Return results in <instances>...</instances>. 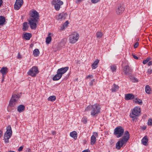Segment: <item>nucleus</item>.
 <instances>
[{
    "instance_id": "f257e3e1",
    "label": "nucleus",
    "mask_w": 152,
    "mask_h": 152,
    "mask_svg": "<svg viewBox=\"0 0 152 152\" xmlns=\"http://www.w3.org/2000/svg\"><path fill=\"white\" fill-rule=\"evenodd\" d=\"M100 105L97 104L93 105H89L85 109L86 111L91 110V114L92 117H96L100 113Z\"/></svg>"
},
{
    "instance_id": "f03ea898",
    "label": "nucleus",
    "mask_w": 152,
    "mask_h": 152,
    "mask_svg": "<svg viewBox=\"0 0 152 152\" xmlns=\"http://www.w3.org/2000/svg\"><path fill=\"white\" fill-rule=\"evenodd\" d=\"M129 134L127 131H126L124 136L116 144V148L118 149H120L121 147L125 145L128 140L129 138Z\"/></svg>"
},
{
    "instance_id": "7ed1b4c3",
    "label": "nucleus",
    "mask_w": 152,
    "mask_h": 152,
    "mask_svg": "<svg viewBox=\"0 0 152 152\" xmlns=\"http://www.w3.org/2000/svg\"><path fill=\"white\" fill-rule=\"evenodd\" d=\"M124 132V130L121 126L116 127L114 130V134L117 138H119L123 135Z\"/></svg>"
},
{
    "instance_id": "20e7f679",
    "label": "nucleus",
    "mask_w": 152,
    "mask_h": 152,
    "mask_svg": "<svg viewBox=\"0 0 152 152\" xmlns=\"http://www.w3.org/2000/svg\"><path fill=\"white\" fill-rule=\"evenodd\" d=\"M12 131L11 126H8L7 127V131L4 135L5 142L6 143L9 142L8 140L12 135Z\"/></svg>"
},
{
    "instance_id": "39448f33",
    "label": "nucleus",
    "mask_w": 152,
    "mask_h": 152,
    "mask_svg": "<svg viewBox=\"0 0 152 152\" xmlns=\"http://www.w3.org/2000/svg\"><path fill=\"white\" fill-rule=\"evenodd\" d=\"M140 111V109L139 107H135L133 110L132 113L130 114V117L133 119H135L137 116L139 115Z\"/></svg>"
},
{
    "instance_id": "423d86ee",
    "label": "nucleus",
    "mask_w": 152,
    "mask_h": 152,
    "mask_svg": "<svg viewBox=\"0 0 152 152\" xmlns=\"http://www.w3.org/2000/svg\"><path fill=\"white\" fill-rule=\"evenodd\" d=\"M79 38V35L76 32H74L69 36V41L70 43H75Z\"/></svg>"
},
{
    "instance_id": "0eeeda50",
    "label": "nucleus",
    "mask_w": 152,
    "mask_h": 152,
    "mask_svg": "<svg viewBox=\"0 0 152 152\" xmlns=\"http://www.w3.org/2000/svg\"><path fill=\"white\" fill-rule=\"evenodd\" d=\"M39 72L37 67L34 66L29 70L27 73L29 75L32 77H35Z\"/></svg>"
},
{
    "instance_id": "6e6552de",
    "label": "nucleus",
    "mask_w": 152,
    "mask_h": 152,
    "mask_svg": "<svg viewBox=\"0 0 152 152\" xmlns=\"http://www.w3.org/2000/svg\"><path fill=\"white\" fill-rule=\"evenodd\" d=\"M52 4L54 5L55 9L58 11L59 10L61 6L63 4V2L61 0H53Z\"/></svg>"
},
{
    "instance_id": "1a4fd4ad",
    "label": "nucleus",
    "mask_w": 152,
    "mask_h": 152,
    "mask_svg": "<svg viewBox=\"0 0 152 152\" xmlns=\"http://www.w3.org/2000/svg\"><path fill=\"white\" fill-rule=\"evenodd\" d=\"M29 19L38 20L39 18V15L38 13L35 10H31L30 12Z\"/></svg>"
},
{
    "instance_id": "9d476101",
    "label": "nucleus",
    "mask_w": 152,
    "mask_h": 152,
    "mask_svg": "<svg viewBox=\"0 0 152 152\" xmlns=\"http://www.w3.org/2000/svg\"><path fill=\"white\" fill-rule=\"evenodd\" d=\"M18 98V96L16 94L13 95L11 99L9 104V106L13 107L17 102V100Z\"/></svg>"
},
{
    "instance_id": "9b49d317",
    "label": "nucleus",
    "mask_w": 152,
    "mask_h": 152,
    "mask_svg": "<svg viewBox=\"0 0 152 152\" xmlns=\"http://www.w3.org/2000/svg\"><path fill=\"white\" fill-rule=\"evenodd\" d=\"M124 10L125 8L123 5L119 4L116 7V13L118 15H121L124 12Z\"/></svg>"
},
{
    "instance_id": "f8f14e48",
    "label": "nucleus",
    "mask_w": 152,
    "mask_h": 152,
    "mask_svg": "<svg viewBox=\"0 0 152 152\" xmlns=\"http://www.w3.org/2000/svg\"><path fill=\"white\" fill-rule=\"evenodd\" d=\"M28 21L31 28L32 29H35L37 27V20L29 19Z\"/></svg>"
},
{
    "instance_id": "ddd939ff",
    "label": "nucleus",
    "mask_w": 152,
    "mask_h": 152,
    "mask_svg": "<svg viewBox=\"0 0 152 152\" xmlns=\"http://www.w3.org/2000/svg\"><path fill=\"white\" fill-rule=\"evenodd\" d=\"M67 16V15L66 13H62L59 14L58 15H56V18L57 20H64Z\"/></svg>"
},
{
    "instance_id": "4468645a",
    "label": "nucleus",
    "mask_w": 152,
    "mask_h": 152,
    "mask_svg": "<svg viewBox=\"0 0 152 152\" xmlns=\"http://www.w3.org/2000/svg\"><path fill=\"white\" fill-rule=\"evenodd\" d=\"M69 67L68 66L62 67L58 69L57 71L62 76L68 70Z\"/></svg>"
},
{
    "instance_id": "2eb2a0df",
    "label": "nucleus",
    "mask_w": 152,
    "mask_h": 152,
    "mask_svg": "<svg viewBox=\"0 0 152 152\" xmlns=\"http://www.w3.org/2000/svg\"><path fill=\"white\" fill-rule=\"evenodd\" d=\"M124 72L125 74L126 75H129L132 72V69L129 66H126L124 69Z\"/></svg>"
},
{
    "instance_id": "dca6fc26",
    "label": "nucleus",
    "mask_w": 152,
    "mask_h": 152,
    "mask_svg": "<svg viewBox=\"0 0 152 152\" xmlns=\"http://www.w3.org/2000/svg\"><path fill=\"white\" fill-rule=\"evenodd\" d=\"M94 135H92L91 137V144L94 145L96 141V137L98 136L97 132H95L93 133Z\"/></svg>"
},
{
    "instance_id": "f3484780",
    "label": "nucleus",
    "mask_w": 152,
    "mask_h": 152,
    "mask_svg": "<svg viewBox=\"0 0 152 152\" xmlns=\"http://www.w3.org/2000/svg\"><path fill=\"white\" fill-rule=\"evenodd\" d=\"M134 98V96L132 94H129L125 95V99L126 100H131Z\"/></svg>"
},
{
    "instance_id": "a211bd4d",
    "label": "nucleus",
    "mask_w": 152,
    "mask_h": 152,
    "mask_svg": "<svg viewBox=\"0 0 152 152\" xmlns=\"http://www.w3.org/2000/svg\"><path fill=\"white\" fill-rule=\"evenodd\" d=\"M8 72V68L7 67H3L0 70V72L2 74L3 77H4Z\"/></svg>"
},
{
    "instance_id": "6ab92c4d",
    "label": "nucleus",
    "mask_w": 152,
    "mask_h": 152,
    "mask_svg": "<svg viewBox=\"0 0 152 152\" xmlns=\"http://www.w3.org/2000/svg\"><path fill=\"white\" fill-rule=\"evenodd\" d=\"M62 76L57 71V74H56L53 77V80L54 81L58 80L60 79Z\"/></svg>"
},
{
    "instance_id": "aec40b11",
    "label": "nucleus",
    "mask_w": 152,
    "mask_h": 152,
    "mask_svg": "<svg viewBox=\"0 0 152 152\" xmlns=\"http://www.w3.org/2000/svg\"><path fill=\"white\" fill-rule=\"evenodd\" d=\"M99 60L98 59H96L94 61L92 65V68L93 69H95L97 67V65L99 62Z\"/></svg>"
},
{
    "instance_id": "412c9836",
    "label": "nucleus",
    "mask_w": 152,
    "mask_h": 152,
    "mask_svg": "<svg viewBox=\"0 0 152 152\" xmlns=\"http://www.w3.org/2000/svg\"><path fill=\"white\" fill-rule=\"evenodd\" d=\"M148 142V139L146 136H145L144 137L142 140V144L145 145H147V142Z\"/></svg>"
},
{
    "instance_id": "4be33fe9",
    "label": "nucleus",
    "mask_w": 152,
    "mask_h": 152,
    "mask_svg": "<svg viewBox=\"0 0 152 152\" xmlns=\"http://www.w3.org/2000/svg\"><path fill=\"white\" fill-rule=\"evenodd\" d=\"M25 109V107L23 105H20L18 107V111L19 113L23 112Z\"/></svg>"
},
{
    "instance_id": "5701e85b",
    "label": "nucleus",
    "mask_w": 152,
    "mask_h": 152,
    "mask_svg": "<svg viewBox=\"0 0 152 152\" xmlns=\"http://www.w3.org/2000/svg\"><path fill=\"white\" fill-rule=\"evenodd\" d=\"M70 135L71 137L75 139H76L77 137V133L76 132L73 131L70 133Z\"/></svg>"
},
{
    "instance_id": "b1692460",
    "label": "nucleus",
    "mask_w": 152,
    "mask_h": 152,
    "mask_svg": "<svg viewBox=\"0 0 152 152\" xmlns=\"http://www.w3.org/2000/svg\"><path fill=\"white\" fill-rule=\"evenodd\" d=\"M31 37V34L30 33H26L24 34V38L27 40H29L30 39Z\"/></svg>"
},
{
    "instance_id": "393cba45",
    "label": "nucleus",
    "mask_w": 152,
    "mask_h": 152,
    "mask_svg": "<svg viewBox=\"0 0 152 152\" xmlns=\"http://www.w3.org/2000/svg\"><path fill=\"white\" fill-rule=\"evenodd\" d=\"M23 26L22 29L23 31H26L28 29V26L27 22H25L23 23Z\"/></svg>"
},
{
    "instance_id": "a878e982",
    "label": "nucleus",
    "mask_w": 152,
    "mask_h": 152,
    "mask_svg": "<svg viewBox=\"0 0 152 152\" xmlns=\"http://www.w3.org/2000/svg\"><path fill=\"white\" fill-rule=\"evenodd\" d=\"M145 91L148 94H150L151 91V89L150 86L148 85H146L145 86Z\"/></svg>"
},
{
    "instance_id": "bb28decb",
    "label": "nucleus",
    "mask_w": 152,
    "mask_h": 152,
    "mask_svg": "<svg viewBox=\"0 0 152 152\" xmlns=\"http://www.w3.org/2000/svg\"><path fill=\"white\" fill-rule=\"evenodd\" d=\"M5 22V18L4 16H0V25H3Z\"/></svg>"
},
{
    "instance_id": "cd10ccee",
    "label": "nucleus",
    "mask_w": 152,
    "mask_h": 152,
    "mask_svg": "<svg viewBox=\"0 0 152 152\" xmlns=\"http://www.w3.org/2000/svg\"><path fill=\"white\" fill-rule=\"evenodd\" d=\"M33 53V54L35 56H37L39 55V51L38 49H36L34 50Z\"/></svg>"
},
{
    "instance_id": "c85d7f7f",
    "label": "nucleus",
    "mask_w": 152,
    "mask_h": 152,
    "mask_svg": "<svg viewBox=\"0 0 152 152\" xmlns=\"http://www.w3.org/2000/svg\"><path fill=\"white\" fill-rule=\"evenodd\" d=\"M50 33H49L48 35V36L46 38V44H49L51 40V37L50 36Z\"/></svg>"
},
{
    "instance_id": "c756f323",
    "label": "nucleus",
    "mask_w": 152,
    "mask_h": 152,
    "mask_svg": "<svg viewBox=\"0 0 152 152\" xmlns=\"http://www.w3.org/2000/svg\"><path fill=\"white\" fill-rule=\"evenodd\" d=\"M56 96H49L48 99V101L53 102L56 99Z\"/></svg>"
},
{
    "instance_id": "7c9ffc66",
    "label": "nucleus",
    "mask_w": 152,
    "mask_h": 152,
    "mask_svg": "<svg viewBox=\"0 0 152 152\" xmlns=\"http://www.w3.org/2000/svg\"><path fill=\"white\" fill-rule=\"evenodd\" d=\"M134 102L138 104H139L142 105V102L141 99L136 98L134 100Z\"/></svg>"
},
{
    "instance_id": "2f4dec72",
    "label": "nucleus",
    "mask_w": 152,
    "mask_h": 152,
    "mask_svg": "<svg viewBox=\"0 0 152 152\" xmlns=\"http://www.w3.org/2000/svg\"><path fill=\"white\" fill-rule=\"evenodd\" d=\"M22 5L21 4H16L15 2L14 5V8L16 10H19Z\"/></svg>"
},
{
    "instance_id": "473e14b6",
    "label": "nucleus",
    "mask_w": 152,
    "mask_h": 152,
    "mask_svg": "<svg viewBox=\"0 0 152 152\" xmlns=\"http://www.w3.org/2000/svg\"><path fill=\"white\" fill-rule=\"evenodd\" d=\"M114 87L113 88L111 89V90L112 92H115L117 91V90L118 89L119 87L118 85H117L115 84L113 85Z\"/></svg>"
},
{
    "instance_id": "72a5a7b5",
    "label": "nucleus",
    "mask_w": 152,
    "mask_h": 152,
    "mask_svg": "<svg viewBox=\"0 0 152 152\" xmlns=\"http://www.w3.org/2000/svg\"><path fill=\"white\" fill-rule=\"evenodd\" d=\"M103 34L101 32L98 31L96 33V36L97 38H100L102 36Z\"/></svg>"
},
{
    "instance_id": "f704fd0d",
    "label": "nucleus",
    "mask_w": 152,
    "mask_h": 152,
    "mask_svg": "<svg viewBox=\"0 0 152 152\" xmlns=\"http://www.w3.org/2000/svg\"><path fill=\"white\" fill-rule=\"evenodd\" d=\"M110 68L113 72L115 71L116 69V67L114 65L111 66Z\"/></svg>"
},
{
    "instance_id": "c9c22d12",
    "label": "nucleus",
    "mask_w": 152,
    "mask_h": 152,
    "mask_svg": "<svg viewBox=\"0 0 152 152\" xmlns=\"http://www.w3.org/2000/svg\"><path fill=\"white\" fill-rule=\"evenodd\" d=\"M15 2L16 4H19L21 5H22L23 3V0H16Z\"/></svg>"
},
{
    "instance_id": "e433bc0d",
    "label": "nucleus",
    "mask_w": 152,
    "mask_h": 152,
    "mask_svg": "<svg viewBox=\"0 0 152 152\" xmlns=\"http://www.w3.org/2000/svg\"><path fill=\"white\" fill-rule=\"evenodd\" d=\"M148 126H151L152 125V120L151 119H149L148 120Z\"/></svg>"
},
{
    "instance_id": "4c0bfd02",
    "label": "nucleus",
    "mask_w": 152,
    "mask_h": 152,
    "mask_svg": "<svg viewBox=\"0 0 152 152\" xmlns=\"http://www.w3.org/2000/svg\"><path fill=\"white\" fill-rule=\"evenodd\" d=\"M147 72L149 74L152 73V68H150L148 69Z\"/></svg>"
},
{
    "instance_id": "58836bf2",
    "label": "nucleus",
    "mask_w": 152,
    "mask_h": 152,
    "mask_svg": "<svg viewBox=\"0 0 152 152\" xmlns=\"http://www.w3.org/2000/svg\"><path fill=\"white\" fill-rule=\"evenodd\" d=\"M100 0H91V1L93 3H96L99 1Z\"/></svg>"
},
{
    "instance_id": "ea45409f",
    "label": "nucleus",
    "mask_w": 152,
    "mask_h": 152,
    "mask_svg": "<svg viewBox=\"0 0 152 152\" xmlns=\"http://www.w3.org/2000/svg\"><path fill=\"white\" fill-rule=\"evenodd\" d=\"M23 148V145L20 147L18 149V151L19 152L21 151L22 150Z\"/></svg>"
},
{
    "instance_id": "a19ab883",
    "label": "nucleus",
    "mask_w": 152,
    "mask_h": 152,
    "mask_svg": "<svg viewBox=\"0 0 152 152\" xmlns=\"http://www.w3.org/2000/svg\"><path fill=\"white\" fill-rule=\"evenodd\" d=\"M94 81H95L94 79H93V80H92L90 83V84H89L90 86H92L93 85V83L94 82Z\"/></svg>"
},
{
    "instance_id": "79ce46f5",
    "label": "nucleus",
    "mask_w": 152,
    "mask_h": 152,
    "mask_svg": "<svg viewBox=\"0 0 152 152\" xmlns=\"http://www.w3.org/2000/svg\"><path fill=\"white\" fill-rule=\"evenodd\" d=\"M139 45V43L138 42H136L134 45V47L136 48Z\"/></svg>"
},
{
    "instance_id": "37998d69",
    "label": "nucleus",
    "mask_w": 152,
    "mask_h": 152,
    "mask_svg": "<svg viewBox=\"0 0 152 152\" xmlns=\"http://www.w3.org/2000/svg\"><path fill=\"white\" fill-rule=\"evenodd\" d=\"M69 24L68 22L67 21H66L63 24L64 25L65 27H66L67 26V25Z\"/></svg>"
},
{
    "instance_id": "c03bdc74",
    "label": "nucleus",
    "mask_w": 152,
    "mask_h": 152,
    "mask_svg": "<svg viewBox=\"0 0 152 152\" xmlns=\"http://www.w3.org/2000/svg\"><path fill=\"white\" fill-rule=\"evenodd\" d=\"M93 77V75H89L86 78H87V79H90V78H92Z\"/></svg>"
},
{
    "instance_id": "a18cd8bd",
    "label": "nucleus",
    "mask_w": 152,
    "mask_h": 152,
    "mask_svg": "<svg viewBox=\"0 0 152 152\" xmlns=\"http://www.w3.org/2000/svg\"><path fill=\"white\" fill-rule=\"evenodd\" d=\"M148 66H150L152 65V61H149L148 64Z\"/></svg>"
},
{
    "instance_id": "49530a36",
    "label": "nucleus",
    "mask_w": 152,
    "mask_h": 152,
    "mask_svg": "<svg viewBox=\"0 0 152 152\" xmlns=\"http://www.w3.org/2000/svg\"><path fill=\"white\" fill-rule=\"evenodd\" d=\"M147 62H148V61H147V60L146 59V60H144L143 61L142 63H143V64H146Z\"/></svg>"
},
{
    "instance_id": "de8ad7c7",
    "label": "nucleus",
    "mask_w": 152,
    "mask_h": 152,
    "mask_svg": "<svg viewBox=\"0 0 152 152\" xmlns=\"http://www.w3.org/2000/svg\"><path fill=\"white\" fill-rule=\"evenodd\" d=\"M83 122L84 123H85V124L87 122L86 120V119H85V118H84V119H83Z\"/></svg>"
},
{
    "instance_id": "09e8293b",
    "label": "nucleus",
    "mask_w": 152,
    "mask_h": 152,
    "mask_svg": "<svg viewBox=\"0 0 152 152\" xmlns=\"http://www.w3.org/2000/svg\"><path fill=\"white\" fill-rule=\"evenodd\" d=\"M65 26H64V25H63L61 28V30H64L65 28Z\"/></svg>"
},
{
    "instance_id": "8fccbe9b",
    "label": "nucleus",
    "mask_w": 152,
    "mask_h": 152,
    "mask_svg": "<svg viewBox=\"0 0 152 152\" xmlns=\"http://www.w3.org/2000/svg\"><path fill=\"white\" fill-rule=\"evenodd\" d=\"M82 152H90V151L88 149H87L84 150Z\"/></svg>"
},
{
    "instance_id": "3c124183",
    "label": "nucleus",
    "mask_w": 152,
    "mask_h": 152,
    "mask_svg": "<svg viewBox=\"0 0 152 152\" xmlns=\"http://www.w3.org/2000/svg\"><path fill=\"white\" fill-rule=\"evenodd\" d=\"M133 56L134 57V58L136 59H138V58L137 57L135 56V55H133Z\"/></svg>"
},
{
    "instance_id": "603ef678",
    "label": "nucleus",
    "mask_w": 152,
    "mask_h": 152,
    "mask_svg": "<svg viewBox=\"0 0 152 152\" xmlns=\"http://www.w3.org/2000/svg\"><path fill=\"white\" fill-rule=\"evenodd\" d=\"M2 132L0 130V137H1L2 136Z\"/></svg>"
},
{
    "instance_id": "864d4df0",
    "label": "nucleus",
    "mask_w": 152,
    "mask_h": 152,
    "mask_svg": "<svg viewBox=\"0 0 152 152\" xmlns=\"http://www.w3.org/2000/svg\"><path fill=\"white\" fill-rule=\"evenodd\" d=\"M26 152H31V150L30 149L27 148L26 150Z\"/></svg>"
},
{
    "instance_id": "5fc2aeb1",
    "label": "nucleus",
    "mask_w": 152,
    "mask_h": 152,
    "mask_svg": "<svg viewBox=\"0 0 152 152\" xmlns=\"http://www.w3.org/2000/svg\"><path fill=\"white\" fill-rule=\"evenodd\" d=\"M81 1V0H77L76 1V3H78L79 2H80Z\"/></svg>"
},
{
    "instance_id": "6e6d98bb",
    "label": "nucleus",
    "mask_w": 152,
    "mask_h": 152,
    "mask_svg": "<svg viewBox=\"0 0 152 152\" xmlns=\"http://www.w3.org/2000/svg\"><path fill=\"white\" fill-rule=\"evenodd\" d=\"M3 1L2 0H0V7H1V5L3 3Z\"/></svg>"
},
{
    "instance_id": "4d7b16f0",
    "label": "nucleus",
    "mask_w": 152,
    "mask_h": 152,
    "mask_svg": "<svg viewBox=\"0 0 152 152\" xmlns=\"http://www.w3.org/2000/svg\"><path fill=\"white\" fill-rule=\"evenodd\" d=\"M146 60H147V61H148V62L150 60H151V58H147Z\"/></svg>"
},
{
    "instance_id": "13d9d810",
    "label": "nucleus",
    "mask_w": 152,
    "mask_h": 152,
    "mask_svg": "<svg viewBox=\"0 0 152 152\" xmlns=\"http://www.w3.org/2000/svg\"><path fill=\"white\" fill-rule=\"evenodd\" d=\"M52 133L53 135L55 134H56V132L54 131H52Z\"/></svg>"
},
{
    "instance_id": "bf43d9fd",
    "label": "nucleus",
    "mask_w": 152,
    "mask_h": 152,
    "mask_svg": "<svg viewBox=\"0 0 152 152\" xmlns=\"http://www.w3.org/2000/svg\"><path fill=\"white\" fill-rule=\"evenodd\" d=\"M21 58V56L20 55V53H18V58Z\"/></svg>"
},
{
    "instance_id": "052dcab7",
    "label": "nucleus",
    "mask_w": 152,
    "mask_h": 152,
    "mask_svg": "<svg viewBox=\"0 0 152 152\" xmlns=\"http://www.w3.org/2000/svg\"><path fill=\"white\" fill-rule=\"evenodd\" d=\"M138 81V80L137 79H134V82H137Z\"/></svg>"
},
{
    "instance_id": "680f3d73",
    "label": "nucleus",
    "mask_w": 152,
    "mask_h": 152,
    "mask_svg": "<svg viewBox=\"0 0 152 152\" xmlns=\"http://www.w3.org/2000/svg\"><path fill=\"white\" fill-rule=\"evenodd\" d=\"M4 77H3V78L2 79V82H3L4 80Z\"/></svg>"
},
{
    "instance_id": "e2e57ef3",
    "label": "nucleus",
    "mask_w": 152,
    "mask_h": 152,
    "mask_svg": "<svg viewBox=\"0 0 152 152\" xmlns=\"http://www.w3.org/2000/svg\"><path fill=\"white\" fill-rule=\"evenodd\" d=\"M8 152H16L12 151H8Z\"/></svg>"
},
{
    "instance_id": "0e129e2a",
    "label": "nucleus",
    "mask_w": 152,
    "mask_h": 152,
    "mask_svg": "<svg viewBox=\"0 0 152 152\" xmlns=\"http://www.w3.org/2000/svg\"><path fill=\"white\" fill-rule=\"evenodd\" d=\"M58 152H61V151H58Z\"/></svg>"
},
{
    "instance_id": "69168bd1",
    "label": "nucleus",
    "mask_w": 152,
    "mask_h": 152,
    "mask_svg": "<svg viewBox=\"0 0 152 152\" xmlns=\"http://www.w3.org/2000/svg\"><path fill=\"white\" fill-rule=\"evenodd\" d=\"M0 152H1V151H0Z\"/></svg>"
}]
</instances>
